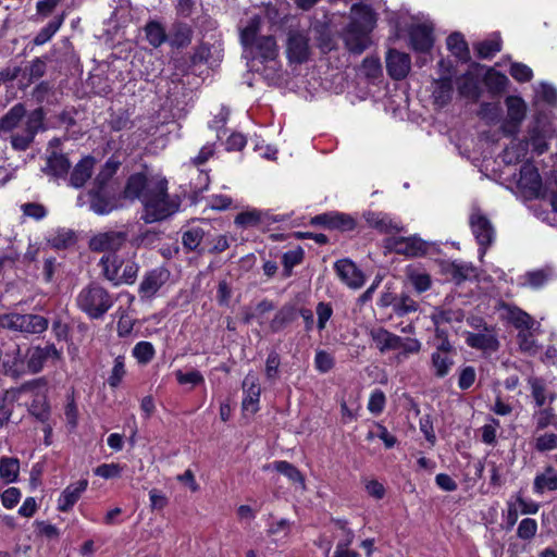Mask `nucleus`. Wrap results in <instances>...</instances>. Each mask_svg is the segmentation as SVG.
Segmentation results:
<instances>
[{"label":"nucleus","mask_w":557,"mask_h":557,"mask_svg":"<svg viewBox=\"0 0 557 557\" xmlns=\"http://www.w3.org/2000/svg\"><path fill=\"white\" fill-rule=\"evenodd\" d=\"M339 278L350 288H360L364 284V275L357 265L348 260H338L334 264Z\"/></svg>","instance_id":"6ab92c4d"},{"label":"nucleus","mask_w":557,"mask_h":557,"mask_svg":"<svg viewBox=\"0 0 557 557\" xmlns=\"http://www.w3.org/2000/svg\"><path fill=\"white\" fill-rule=\"evenodd\" d=\"M370 336L381 352L404 348L413 351L414 347H406L403 339L383 327L372 329Z\"/></svg>","instance_id":"a211bd4d"},{"label":"nucleus","mask_w":557,"mask_h":557,"mask_svg":"<svg viewBox=\"0 0 557 557\" xmlns=\"http://www.w3.org/2000/svg\"><path fill=\"white\" fill-rule=\"evenodd\" d=\"M385 403H386V398H385L384 393L381 389H374L371 393L369 401H368V410L372 414L377 416L384 410Z\"/></svg>","instance_id":"774afa93"},{"label":"nucleus","mask_w":557,"mask_h":557,"mask_svg":"<svg viewBox=\"0 0 557 557\" xmlns=\"http://www.w3.org/2000/svg\"><path fill=\"white\" fill-rule=\"evenodd\" d=\"M470 226L480 246L479 258L482 260L483 256L486 252L487 246H490L494 240V227L490 220L479 209H473V211L471 212Z\"/></svg>","instance_id":"9d476101"},{"label":"nucleus","mask_w":557,"mask_h":557,"mask_svg":"<svg viewBox=\"0 0 557 557\" xmlns=\"http://www.w3.org/2000/svg\"><path fill=\"white\" fill-rule=\"evenodd\" d=\"M127 234L122 231H109L95 235L89 247L94 251H107L115 253L126 242Z\"/></svg>","instance_id":"f8f14e48"},{"label":"nucleus","mask_w":557,"mask_h":557,"mask_svg":"<svg viewBox=\"0 0 557 557\" xmlns=\"http://www.w3.org/2000/svg\"><path fill=\"white\" fill-rule=\"evenodd\" d=\"M168 42L173 48H184L187 47L193 39V29L191 27L183 22H175L172 24Z\"/></svg>","instance_id":"c756f323"},{"label":"nucleus","mask_w":557,"mask_h":557,"mask_svg":"<svg viewBox=\"0 0 557 557\" xmlns=\"http://www.w3.org/2000/svg\"><path fill=\"white\" fill-rule=\"evenodd\" d=\"M530 148L537 156L544 153L548 148L547 135L541 126L540 117H536L534 125L530 127L525 140L515 139L506 147L503 159L508 164L519 162L528 156Z\"/></svg>","instance_id":"20e7f679"},{"label":"nucleus","mask_w":557,"mask_h":557,"mask_svg":"<svg viewBox=\"0 0 557 557\" xmlns=\"http://www.w3.org/2000/svg\"><path fill=\"white\" fill-rule=\"evenodd\" d=\"M44 111L41 108L32 111L27 115L22 131L12 133L10 136L13 149L17 151H25L30 146L36 134L44 126Z\"/></svg>","instance_id":"1a4fd4ad"},{"label":"nucleus","mask_w":557,"mask_h":557,"mask_svg":"<svg viewBox=\"0 0 557 557\" xmlns=\"http://www.w3.org/2000/svg\"><path fill=\"white\" fill-rule=\"evenodd\" d=\"M132 355L138 363L147 364L153 359L156 349L150 342L141 341L134 346Z\"/></svg>","instance_id":"09e8293b"},{"label":"nucleus","mask_w":557,"mask_h":557,"mask_svg":"<svg viewBox=\"0 0 557 557\" xmlns=\"http://www.w3.org/2000/svg\"><path fill=\"white\" fill-rule=\"evenodd\" d=\"M273 468L277 472L288 478V480H290L292 482L304 485V476L301 475L300 471L288 461H275L273 463Z\"/></svg>","instance_id":"864d4df0"},{"label":"nucleus","mask_w":557,"mask_h":557,"mask_svg":"<svg viewBox=\"0 0 557 557\" xmlns=\"http://www.w3.org/2000/svg\"><path fill=\"white\" fill-rule=\"evenodd\" d=\"M175 377L178 384L191 385V387L200 385L205 382L203 375L198 370H191L186 373L182 370H176Z\"/></svg>","instance_id":"bf43d9fd"},{"label":"nucleus","mask_w":557,"mask_h":557,"mask_svg":"<svg viewBox=\"0 0 557 557\" xmlns=\"http://www.w3.org/2000/svg\"><path fill=\"white\" fill-rule=\"evenodd\" d=\"M537 532V522L532 518H524L520 521L517 535L521 540H530L534 537Z\"/></svg>","instance_id":"69168bd1"},{"label":"nucleus","mask_w":557,"mask_h":557,"mask_svg":"<svg viewBox=\"0 0 557 557\" xmlns=\"http://www.w3.org/2000/svg\"><path fill=\"white\" fill-rule=\"evenodd\" d=\"M362 73L369 78H376L382 73V65L379 58L368 57L361 64Z\"/></svg>","instance_id":"0e129e2a"},{"label":"nucleus","mask_w":557,"mask_h":557,"mask_svg":"<svg viewBox=\"0 0 557 557\" xmlns=\"http://www.w3.org/2000/svg\"><path fill=\"white\" fill-rule=\"evenodd\" d=\"M440 267L442 272L456 284L475 278L478 275L476 269L469 262L443 261Z\"/></svg>","instance_id":"dca6fc26"},{"label":"nucleus","mask_w":557,"mask_h":557,"mask_svg":"<svg viewBox=\"0 0 557 557\" xmlns=\"http://www.w3.org/2000/svg\"><path fill=\"white\" fill-rule=\"evenodd\" d=\"M350 22L343 32L347 49L354 53H362L371 44L370 33L375 25L373 10L362 3H355L350 9Z\"/></svg>","instance_id":"f257e3e1"},{"label":"nucleus","mask_w":557,"mask_h":557,"mask_svg":"<svg viewBox=\"0 0 557 557\" xmlns=\"http://www.w3.org/2000/svg\"><path fill=\"white\" fill-rule=\"evenodd\" d=\"M557 490V472L548 467L544 472L539 473L534 478L533 492L537 495L544 494L546 491Z\"/></svg>","instance_id":"f704fd0d"},{"label":"nucleus","mask_w":557,"mask_h":557,"mask_svg":"<svg viewBox=\"0 0 557 557\" xmlns=\"http://www.w3.org/2000/svg\"><path fill=\"white\" fill-rule=\"evenodd\" d=\"M281 364L280 355L276 351H271L265 361V376L269 381L273 382L278 379V368Z\"/></svg>","instance_id":"e2e57ef3"},{"label":"nucleus","mask_w":557,"mask_h":557,"mask_svg":"<svg viewBox=\"0 0 557 557\" xmlns=\"http://www.w3.org/2000/svg\"><path fill=\"white\" fill-rule=\"evenodd\" d=\"M535 103L545 102L549 106L557 103V90L554 86L542 83L534 88Z\"/></svg>","instance_id":"603ef678"},{"label":"nucleus","mask_w":557,"mask_h":557,"mask_svg":"<svg viewBox=\"0 0 557 557\" xmlns=\"http://www.w3.org/2000/svg\"><path fill=\"white\" fill-rule=\"evenodd\" d=\"M498 310L500 318L511 323L519 330V332L523 330H533L535 325H539V323H536L529 313L516 306L502 304Z\"/></svg>","instance_id":"2eb2a0df"},{"label":"nucleus","mask_w":557,"mask_h":557,"mask_svg":"<svg viewBox=\"0 0 557 557\" xmlns=\"http://www.w3.org/2000/svg\"><path fill=\"white\" fill-rule=\"evenodd\" d=\"M286 54L290 62H306L310 54L308 37L300 32H289L286 41Z\"/></svg>","instance_id":"4468645a"},{"label":"nucleus","mask_w":557,"mask_h":557,"mask_svg":"<svg viewBox=\"0 0 557 557\" xmlns=\"http://www.w3.org/2000/svg\"><path fill=\"white\" fill-rule=\"evenodd\" d=\"M261 18L258 15L252 16L247 24L240 28V42L245 49L252 48L261 37L259 36Z\"/></svg>","instance_id":"4c0bfd02"},{"label":"nucleus","mask_w":557,"mask_h":557,"mask_svg":"<svg viewBox=\"0 0 557 557\" xmlns=\"http://www.w3.org/2000/svg\"><path fill=\"white\" fill-rule=\"evenodd\" d=\"M335 360L334 357L325 351L318 350L314 357V366L315 369L321 373L329 372L334 367Z\"/></svg>","instance_id":"338daca9"},{"label":"nucleus","mask_w":557,"mask_h":557,"mask_svg":"<svg viewBox=\"0 0 557 557\" xmlns=\"http://www.w3.org/2000/svg\"><path fill=\"white\" fill-rule=\"evenodd\" d=\"M100 190L98 188V190L90 193V209L95 213L103 215L110 213L115 208V205L112 200L103 198L100 195Z\"/></svg>","instance_id":"8fccbe9b"},{"label":"nucleus","mask_w":557,"mask_h":557,"mask_svg":"<svg viewBox=\"0 0 557 557\" xmlns=\"http://www.w3.org/2000/svg\"><path fill=\"white\" fill-rule=\"evenodd\" d=\"M555 277L550 268L540 269L525 273L522 285L537 289Z\"/></svg>","instance_id":"ea45409f"},{"label":"nucleus","mask_w":557,"mask_h":557,"mask_svg":"<svg viewBox=\"0 0 557 557\" xmlns=\"http://www.w3.org/2000/svg\"><path fill=\"white\" fill-rule=\"evenodd\" d=\"M249 50L263 60H273L277 55V45L273 36L260 37Z\"/></svg>","instance_id":"58836bf2"},{"label":"nucleus","mask_w":557,"mask_h":557,"mask_svg":"<svg viewBox=\"0 0 557 557\" xmlns=\"http://www.w3.org/2000/svg\"><path fill=\"white\" fill-rule=\"evenodd\" d=\"M0 325L4 329L24 334H41L49 325L48 320L33 313H7L0 318Z\"/></svg>","instance_id":"6e6552de"},{"label":"nucleus","mask_w":557,"mask_h":557,"mask_svg":"<svg viewBox=\"0 0 557 557\" xmlns=\"http://www.w3.org/2000/svg\"><path fill=\"white\" fill-rule=\"evenodd\" d=\"M420 53L428 51L434 44V24L429 16L420 15Z\"/></svg>","instance_id":"79ce46f5"},{"label":"nucleus","mask_w":557,"mask_h":557,"mask_svg":"<svg viewBox=\"0 0 557 557\" xmlns=\"http://www.w3.org/2000/svg\"><path fill=\"white\" fill-rule=\"evenodd\" d=\"M121 165L120 160L115 157H111L107 160V162L101 168L100 172L96 176V184L99 189H102L107 183L112 178V176L116 173Z\"/></svg>","instance_id":"a18cd8bd"},{"label":"nucleus","mask_w":557,"mask_h":557,"mask_svg":"<svg viewBox=\"0 0 557 557\" xmlns=\"http://www.w3.org/2000/svg\"><path fill=\"white\" fill-rule=\"evenodd\" d=\"M458 90L461 96L476 99L480 94L479 82L471 73H467L458 81Z\"/></svg>","instance_id":"49530a36"},{"label":"nucleus","mask_w":557,"mask_h":557,"mask_svg":"<svg viewBox=\"0 0 557 557\" xmlns=\"http://www.w3.org/2000/svg\"><path fill=\"white\" fill-rule=\"evenodd\" d=\"M20 473V460L15 457L0 458V479L5 483H14L17 481Z\"/></svg>","instance_id":"a19ab883"},{"label":"nucleus","mask_w":557,"mask_h":557,"mask_svg":"<svg viewBox=\"0 0 557 557\" xmlns=\"http://www.w3.org/2000/svg\"><path fill=\"white\" fill-rule=\"evenodd\" d=\"M48 243L57 249L66 248L75 243V234L71 230L59 228L49 236Z\"/></svg>","instance_id":"de8ad7c7"},{"label":"nucleus","mask_w":557,"mask_h":557,"mask_svg":"<svg viewBox=\"0 0 557 557\" xmlns=\"http://www.w3.org/2000/svg\"><path fill=\"white\" fill-rule=\"evenodd\" d=\"M166 190L165 178L152 181L151 187L146 190V196L143 198V219L146 223L164 220L178 210L180 203L171 199Z\"/></svg>","instance_id":"f03ea898"},{"label":"nucleus","mask_w":557,"mask_h":557,"mask_svg":"<svg viewBox=\"0 0 557 557\" xmlns=\"http://www.w3.org/2000/svg\"><path fill=\"white\" fill-rule=\"evenodd\" d=\"M25 356L21 354L18 346L5 351L2 361V372L12 377H18L26 372Z\"/></svg>","instance_id":"b1692460"},{"label":"nucleus","mask_w":557,"mask_h":557,"mask_svg":"<svg viewBox=\"0 0 557 557\" xmlns=\"http://www.w3.org/2000/svg\"><path fill=\"white\" fill-rule=\"evenodd\" d=\"M169 272L164 268H156L147 272L139 285V293L144 296L154 295L159 288L165 283Z\"/></svg>","instance_id":"bb28decb"},{"label":"nucleus","mask_w":557,"mask_h":557,"mask_svg":"<svg viewBox=\"0 0 557 557\" xmlns=\"http://www.w3.org/2000/svg\"><path fill=\"white\" fill-rule=\"evenodd\" d=\"M243 410L246 412L256 413L259 410V400L261 394L258 377L252 374H247L243 381Z\"/></svg>","instance_id":"f3484780"},{"label":"nucleus","mask_w":557,"mask_h":557,"mask_svg":"<svg viewBox=\"0 0 557 557\" xmlns=\"http://www.w3.org/2000/svg\"><path fill=\"white\" fill-rule=\"evenodd\" d=\"M500 48L502 40L498 34H493L491 37L481 42H478L475 46L478 54L483 59L493 57L500 50Z\"/></svg>","instance_id":"c03bdc74"},{"label":"nucleus","mask_w":557,"mask_h":557,"mask_svg":"<svg viewBox=\"0 0 557 557\" xmlns=\"http://www.w3.org/2000/svg\"><path fill=\"white\" fill-rule=\"evenodd\" d=\"M550 185V177L543 182L537 169L532 163L523 164L516 178L517 191L525 199L546 198Z\"/></svg>","instance_id":"0eeeda50"},{"label":"nucleus","mask_w":557,"mask_h":557,"mask_svg":"<svg viewBox=\"0 0 557 557\" xmlns=\"http://www.w3.org/2000/svg\"><path fill=\"white\" fill-rule=\"evenodd\" d=\"M374 437H379L381 441H383L386 448H392L396 444V437L379 422L374 424V430L369 431L367 435L368 440H372Z\"/></svg>","instance_id":"4d7b16f0"},{"label":"nucleus","mask_w":557,"mask_h":557,"mask_svg":"<svg viewBox=\"0 0 557 557\" xmlns=\"http://www.w3.org/2000/svg\"><path fill=\"white\" fill-rule=\"evenodd\" d=\"M466 343L468 346L480 349V350H490L495 351L498 348V341L496 338V335L494 334L493 330L487 329L484 326L483 332L479 333H472V332H466Z\"/></svg>","instance_id":"a878e982"},{"label":"nucleus","mask_w":557,"mask_h":557,"mask_svg":"<svg viewBox=\"0 0 557 557\" xmlns=\"http://www.w3.org/2000/svg\"><path fill=\"white\" fill-rule=\"evenodd\" d=\"M386 70L394 79L406 77L410 70L409 55L396 50H389L386 57Z\"/></svg>","instance_id":"5701e85b"},{"label":"nucleus","mask_w":557,"mask_h":557,"mask_svg":"<svg viewBox=\"0 0 557 557\" xmlns=\"http://www.w3.org/2000/svg\"><path fill=\"white\" fill-rule=\"evenodd\" d=\"M96 160L95 158L87 156L83 158L74 168L71 177L70 184L75 188H79L85 185V183L91 177L92 170L95 166Z\"/></svg>","instance_id":"c85d7f7f"},{"label":"nucleus","mask_w":557,"mask_h":557,"mask_svg":"<svg viewBox=\"0 0 557 557\" xmlns=\"http://www.w3.org/2000/svg\"><path fill=\"white\" fill-rule=\"evenodd\" d=\"M507 115L503 122L502 129L507 135H515L519 132L521 123L527 114V103L519 96H508L505 99Z\"/></svg>","instance_id":"9b49d317"},{"label":"nucleus","mask_w":557,"mask_h":557,"mask_svg":"<svg viewBox=\"0 0 557 557\" xmlns=\"http://www.w3.org/2000/svg\"><path fill=\"white\" fill-rule=\"evenodd\" d=\"M60 356V351L53 344L45 347H30L25 354L26 371L30 373H38L42 370L44 364L48 359H59Z\"/></svg>","instance_id":"ddd939ff"},{"label":"nucleus","mask_w":557,"mask_h":557,"mask_svg":"<svg viewBox=\"0 0 557 557\" xmlns=\"http://www.w3.org/2000/svg\"><path fill=\"white\" fill-rule=\"evenodd\" d=\"M87 487V479H81L77 482L67 485L58 498V510L61 512H67L72 510L74 505L86 492Z\"/></svg>","instance_id":"aec40b11"},{"label":"nucleus","mask_w":557,"mask_h":557,"mask_svg":"<svg viewBox=\"0 0 557 557\" xmlns=\"http://www.w3.org/2000/svg\"><path fill=\"white\" fill-rule=\"evenodd\" d=\"M144 32L147 41L153 48L161 47L169 39V35L166 34L165 27L156 20L149 21L145 25Z\"/></svg>","instance_id":"c9c22d12"},{"label":"nucleus","mask_w":557,"mask_h":557,"mask_svg":"<svg viewBox=\"0 0 557 557\" xmlns=\"http://www.w3.org/2000/svg\"><path fill=\"white\" fill-rule=\"evenodd\" d=\"M531 330H523L518 333L519 347L523 352L534 355L537 350L536 341Z\"/></svg>","instance_id":"052dcab7"},{"label":"nucleus","mask_w":557,"mask_h":557,"mask_svg":"<svg viewBox=\"0 0 557 557\" xmlns=\"http://www.w3.org/2000/svg\"><path fill=\"white\" fill-rule=\"evenodd\" d=\"M297 318V309L294 305H284L270 322V329L273 333L281 332Z\"/></svg>","instance_id":"72a5a7b5"},{"label":"nucleus","mask_w":557,"mask_h":557,"mask_svg":"<svg viewBox=\"0 0 557 557\" xmlns=\"http://www.w3.org/2000/svg\"><path fill=\"white\" fill-rule=\"evenodd\" d=\"M368 224L385 234H396L401 231L397 222L393 221L391 216L385 213H370L367 216Z\"/></svg>","instance_id":"2f4dec72"},{"label":"nucleus","mask_w":557,"mask_h":557,"mask_svg":"<svg viewBox=\"0 0 557 557\" xmlns=\"http://www.w3.org/2000/svg\"><path fill=\"white\" fill-rule=\"evenodd\" d=\"M448 50L459 60L467 61L469 58L468 45L460 33H453L447 38Z\"/></svg>","instance_id":"37998d69"},{"label":"nucleus","mask_w":557,"mask_h":557,"mask_svg":"<svg viewBox=\"0 0 557 557\" xmlns=\"http://www.w3.org/2000/svg\"><path fill=\"white\" fill-rule=\"evenodd\" d=\"M315 313H317V329L321 332L326 327L327 321L333 315V308L331 304L320 301L318 302L315 307Z\"/></svg>","instance_id":"680f3d73"},{"label":"nucleus","mask_w":557,"mask_h":557,"mask_svg":"<svg viewBox=\"0 0 557 557\" xmlns=\"http://www.w3.org/2000/svg\"><path fill=\"white\" fill-rule=\"evenodd\" d=\"M432 319L436 325L437 337L436 351L432 354V366L435 374L443 377L448 374L454 364L453 347L446 337V331L441 327L443 322L450 321V312L434 313Z\"/></svg>","instance_id":"423d86ee"},{"label":"nucleus","mask_w":557,"mask_h":557,"mask_svg":"<svg viewBox=\"0 0 557 557\" xmlns=\"http://www.w3.org/2000/svg\"><path fill=\"white\" fill-rule=\"evenodd\" d=\"M154 180L162 178H148L144 173H135L131 175L124 188V197L127 199H139L143 202V198L146 196V190L151 187L152 181Z\"/></svg>","instance_id":"412c9836"},{"label":"nucleus","mask_w":557,"mask_h":557,"mask_svg":"<svg viewBox=\"0 0 557 557\" xmlns=\"http://www.w3.org/2000/svg\"><path fill=\"white\" fill-rule=\"evenodd\" d=\"M384 247L388 251H394L407 257H414L418 253V240L414 236H389L384 240Z\"/></svg>","instance_id":"cd10ccee"},{"label":"nucleus","mask_w":557,"mask_h":557,"mask_svg":"<svg viewBox=\"0 0 557 557\" xmlns=\"http://www.w3.org/2000/svg\"><path fill=\"white\" fill-rule=\"evenodd\" d=\"M102 274L113 286L134 284L139 267L133 259H121L116 253H107L99 262Z\"/></svg>","instance_id":"39448f33"},{"label":"nucleus","mask_w":557,"mask_h":557,"mask_svg":"<svg viewBox=\"0 0 557 557\" xmlns=\"http://www.w3.org/2000/svg\"><path fill=\"white\" fill-rule=\"evenodd\" d=\"M76 306L89 319L99 320L113 307L115 298L99 283H89L76 296Z\"/></svg>","instance_id":"7ed1b4c3"},{"label":"nucleus","mask_w":557,"mask_h":557,"mask_svg":"<svg viewBox=\"0 0 557 557\" xmlns=\"http://www.w3.org/2000/svg\"><path fill=\"white\" fill-rule=\"evenodd\" d=\"M125 373H126V370H125V358L123 356H117L114 359L113 368H112L111 373H110V375L108 377L109 386L112 387V388L117 387L121 384Z\"/></svg>","instance_id":"5fc2aeb1"},{"label":"nucleus","mask_w":557,"mask_h":557,"mask_svg":"<svg viewBox=\"0 0 557 557\" xmlns=\"http://www.w3.org/2000/svg\"><path fill=\"white\" fill-rule=\"evenodd\" d=\"M26 114V109L23 103L14 104L1 119L0 131L2 133H13L17 129L23 117Z\"/></svg>","instance_id":"7c9ffc66"},{"label":"nucleus","mask_w":557,"mask_h":557,"mask_svg":"<svg viewBox=\"0 0 557 557\" xmlns=\"http://www.w3.org/2000/svg\"><path fill=\"white\" fill-rule=\"evenodd\" d=\"M528 383L531 387L532 396L537 407H542L546 403L545 383L542 379L530 376Z\"/></svg>","instance_id":"13d9d810"},{"label":"nucleus","mask_w":557,"mask_h":557,"mask_svg":"<svg viewBox=\"0 0 557 557\" xmlns=\"http://www.w3.org/2000/svg\"><path fill=\"white\" fill-rule=\"evenodd\" d=\"M441 76L436 82V88L434 90V97L437 102H445L453 90L451 82V69L453 64L449 60H441L440 63Z\"/></svg>","instance_id":"393cba45"},{"label":"nucleus","mask_w":557,"mask_h":557,"mask_svg":"<svg viewBox=\"0 0 557 557\" xmlns=\"http://www.w3.org/2000/svg\"><path fill=\"white\" fill-rule=\"evenodd\" d=\"M71 163L69 159L62 154L53 152L46 162L42 169L45 173L54 177H62L67 174Z\"/></svg>","instance_id":"e433bc0d"},{"label":"nucleus","mask_w":557,"mask_h":557,"mask_svg":"<svg viewBox=\"0 0 557 557\" xmlns=\"http://www.w3.org/2000/svg\"><path fill=\"white\" fill-rule=\"evenodd\" d=\"M66 17V13L62 12L55 15L46 26H44L33 39L35 46L47 44L61 28Z\"/></svg>","instance_id":"473e14b6"},{"label":"nucleus","mask_w":557,"mask_h":557,"mask_svg":"<svg viewBox=\"0 0 557 557\" xmlns=\"http://www.w3.org/2000/svg\"><path fill=\"white\" fill-rule=\"evenodd\" d=\"M314 224H320L329 228H335L343 232L351 231L356 227V221L348 214L332 212L323 213L312 219Z\"/></svg>","instance_id":"4be33fe9"},{"label":"nucleus","mask_w":557,"mask_h":557,"mask_svg":"<svg viewBox=\"0 0 557 557\" xmlns=\"http://www.w3.org/2000/svg\"><path fill=\"white\" fill-rule=\"evenodd\" d=\"M205 234V230L200 226L189 227L183 233L182 236L184 247L188 250H196L199 247Z\"/></svg>","instance_id":"3c124183"},{"label":"nucleus","mask_w":557,"mask_h":557,"mask_svg":"<svg viewBox=\"0 0 557 557\" xmlns=\"http://www.w3.org/2000/svg\"><path fill=\"white\" fill-rule=\"evenodd\" d=\"M234 222L243 228L257 226L261 222V214L256 209L247 210L237 214Z\"/></svg>","instance_id":"6e6d98bb"}]
</instances>
